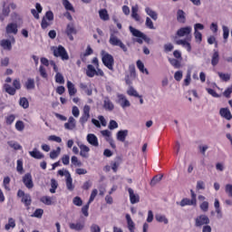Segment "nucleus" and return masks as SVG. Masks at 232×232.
I'll return each instance as SVG.
<instances>
[{
  "label": "nucleus",
  "mask_w": 232,
  "mask_h": 232,
  "mask_svg": "<svg viewBox=\"0 0 232 232\" xmlns=\"http://www.w3.org/2000/svg\"><path fill=\"white\" fill-rule=\"evenodd\" d=\"M191 32H193L191 26H185L180 27L176 33L178 37H185V39L177 40L176 44L187 49V52H191Z\"/></svg>",
  "instance_id": "obj_1"
},
{
  "label": "nucleus",
  "mask_w": 232,
  "mask_h": 232,
  "mask_svg": "<svg viewBox=\"0 0 232 232\" xmlns=\"http://www.w3.org/2000/svg\"><path fill=\"white\" fill-rule=\"evenodd\" d=\"M101 55L102 64H104L108 70L113 72V66H115V59L113 58V55L110 54L106 51H102Z\"/></svg>",
  "instance_id": "obj_2"
},
{
  "label": "nucleus",
  "mask_w": 232,
  "mask_h": 232,
  "mask_svg": "<svg viewBox=\"0 0 232 232\" xmlns=\"http://www.w3.org/2000/svg\"><path fill=\"white\" fill-rule=\"evenodd\" d=\"M53 53L54 57H60L62 61H68L70 59V55H68V52L63 45H58L57 47H53Z\"/></svg>",
  "instance_id": "obj_3"
},
{
  "label": "nucleus",
  "mask_w": 232,
  "mask_h": 232,
  "mask_svg": "<svg viewBox=\"0 0 232 232\" xmlns=\"http://www.w3.org/2000/svg\"><path fill=\"white\" fill-rule=\"evenodd\" d=\"M109 43L111 44V46H119L123 52H128V47H126V44H124V43H122V41L119 39V37H117L113 33L111 34Z\"/></svg>",
  "instance_id": "obj_4"
},
{
  "label": "nucleus",
  "mask_w": 232,
  "mask_h": 232,
  "mask_svg": "<svg viewBox=\"0 0 232 232\" xmlns=\"http://www.w3.org/2000/svg\"><path fill=\"white\" fill-rule=\"evenodd\" d=\"M191 199L185 198L180 201L181 208L185 206H197V194L193 189H190Z\"/></svg>",
  "instance_id": "obj_5"
},
{
  "label": "nucleus",
  "mask_w": 232,
  "mask_h": 232,
  "mask_svg": "<svg viewBox=\"0 0 232 232\" xmlns=\"http://www.w3.org/2000/svg\"><path fill=\"white\" fill-rule=\"evenodd\" d=\"M129 30L134 37H140L141 39H143L144 42L147 43V44H150V43H151V38L148 37L146 34H144V33L140 32L139 29H135V27L130 26Z\"/></svg>",
  "instance_id": "obj_6"
},
{
  "label": "nucleus",
  "mask_w": 232,
  "mask_h": 232,
  "mask_svg": "<svg viewBox=\"0 0 232 232\" xmlns=\"http://www.w3.org/2000/svg\"><path fill=\"white\" fill-rule=\"evenodd\" d=\"M209 217L201 214L195 218V227H202V226H208L209 224Z\"/></svg>",
  "instance_id": "obj_7"
},
{
  "label": "nucleus",
  "mask_w": 232,
  "mask_h": 232,
  "mask_svg": "<svg viewBox=\"0 0 232 232\" xmlns=\"http://www.w3.org/2000/svg\"><path fill=\"white\" fill-rule=\"evenodd\" d=\"M64 34L71 41H73V35H77V28H75V24L73 23L67 24Z\"/></svg>",
  "instance_id": "obj_8"
},
{
  "label": "nucleus",
  "mask_w": 232,
  "mask_h": 232,
  "mask_svg": "<svg viewBox=\"0 0 232 232\" xmlns=\"http://www.w3.org/2000/svg\"><path fill=\"white\" fill-rule=\"evenodd\" d=\"M19 32L17 23H10L5 27V33L10 35L13 34V35H17V33Z\"/></svg>",
  "instance_id": "obj_9"
},
{
  "label": "nucleus",
  "mask_w": 232,
  "mask_h": 232,
  "mask_svg": "<svg viewBox=\"0 0 232 232\" xmlns=\"http://www.w3.org/2000/svg\"><path fill=\"white\" fill-rule=\"evenodd\" d=\"M66 179L65 184L66 188L69 191H73L75 189V186L73 185V179H72V174H70V171L65 170Z\"/></svg>",
  "instance_id": "obj_10"
},
{
  "label": "nucleus",
  "mask_w": 232,
  "mask_h": 232,
  "mask_svg": "<svg viewBox=\"0 0 232 232\" xmlns=\"http://www.w3.org/2000/svg\"><path fill=\"white\" fill-rule=\"evenodd\" d=\"M23 183L24 184L27 189H32L34 188V180L32 179V174L26 173L23 177Z\"/></svg>",
  "instance_id": "obj_11"
},
{
  "label": "nucleus",
  "mask_w": 232,
  "mask_h": 232,
  "mask_svg": "<svg viewBox=\"0 0 232 232\" xmlns=\"http://www.w3.org/2000/svg\"><path fill=\"white\" fill-rule=\"evenodd\" d=\"M118 104L121 106V108H130L131 106V103H130V101L126 99V96L124 94H118Z\"/></svg>",
  "instance_id": "obj_12"
},
{
  "label": "nucleus",
  "mask_w": 232,
  "mask_h": 232,
  "mask_svg": "<svg viewBox=\"0 0 232 232\" xmlns=\"http://www.w3.org/2000/svg\"><path fill=\"white\" fill-rule=\"evenodd\" d=\"M128 192H129L130 204H139V202H140V196H139V194H135V192L133 191V188H129Z\"/></svg>",
  "instance_id": "obj_13"
},
{
  "label": "nucleus",
  "mask_w": 232,
  "mask_h": 232,
  "mask_svg": "<svg viewBox=\"0 0 232 232\" xmlns=\"http://www.w3.org/2000/svg\"><path fill=\"white\" fill-rule=\"evenodd\" d=\"M219 115L222 117V119H226V121H231L232 119V114L231 111H229V108H221L219 110Z\"/></svg>",
  "instance_id": "obj_14"
},
{
  "label": "nucleus",
  "mask_w": 232,
  "mask_h": 232,
  "mask_svg": "<svg viewBox=\"0 0 232 232\" xmlns=\"http://www.w3.org/2000/svg\"><path fill=\"white\" fill-rule=\"evenodd\" d=\"M103 108L104 110H106L107 111H113V110H115V105L113 104V102H111V100H110L109 97H105L104 101H103Z\"/></svg>",
  "instance_id": "obj_15"
},
{
  "label": "nucleus",
  "mask_w": 232,
  "mask_h": 232,
  "mask_svg": "<svg viewBox=\"0 0 232 232\" xmlns=\"http://www.w3.org/2000/svg\"><path fill=\"white\" fill-rule=\"evenodd\" d=\"M79 148L81 157H82V159H88V157H90V147L84 144H80Z\"/></svg>",
  "instance_id": "obj_16"
},
{
  "label": "nucleus",
  "mask_w": 232,
  "mask_h": 232,
  "mask_svg": "<svg viewBox=\"0 0 232 232\" xmlns=\"http://www.w3.org/2000/svg\"><path fill=\"white\" fill-rule=\"evenodd\" d=\"M70 229L74 231H82L84 229V221H78L76 223H70L69 224Z\"/></svg>",
  "instance_id": "obj_17"
},
{
  "label": "nucleus",
  "mask_w": 232,
  "mask_h": 232,
  "mask_svg": "<svg viewBox=\"0 0 232 232\" xmlns=\"http://www.w3.org/2000/svg\"><path fill=\"white\" fill-rule=\"evenodd\" d=\"M177 21L181 24H186V13L182 9L177 11Z\"/></svg>",
  "instance_id": "obj_18"
},
{
  "label": "nucleus",
  "mask_w": 232,
  "mask_h": 232,
  "mask_svg": "<svg viewBox=\"0 0 232 232\" xmlns=\"http://www.w3.org/2000/svg\"><path fill=\"white\" fill-rule=\"evenodd\" d=\"M87 142H89V144L94 146L95 148L99 146V140L97 139V136H95V134H88Z\"/></svg>",
  "instance_id": "obj_19"
},
{
  "label": "nucleus",
  "mask_w": 232,
  "mask_h": 232,
  "mask_svg": "<svg viewBox=\"0 0 232 232\" xmlns=\"http://www.w3.org/2000/svg\"><path fill=\"white\" fill-rule=\"evenodd\" d=\"M29 155L33 159H36L37 160H41V159H44V154L41 153L37 149H34L32 151H29Z\"/></svg>",
  "instance_id": "obj_20"
},
{
  "label": "nucleus",
  "mask_w": 232,
  "mask_h": 232,
  "mask_svg": "<svg viewBox=\"0 0 232 232\" xmlns=\"http://www.w3.org/2000/svg\"><path fill=\"white\" fill-rule=\"evenodd\" d=\"M67 90L70 97H73L77 93V89L75 88V84L73 82L67 81Z\"/></svg>",
  "instance_id": "obj_21"
},
{
  "label": "nucleus",
  "mask_w": 232,
  "mask_h": 232,
  "mask_svg": "<svg viewBox=\"0 0 232 232\" xmlns=\"http://www.w3.org/2000/svg\"><path fill=\"white\" fill-rule=\"evenodd\" d=\"M125 218L127 220L129 231L135 232V223L133 222V219H131V216L126 214Z\"/></svg>",
  "instance_id": "obj_22"
},
{
  "label": "nucleus",
  "mask_w": 232,
  "mask_h": 232,
  "mask_svg": "<svg viewBox=\"0 0 232 232\" xmlns=\"http://www.w3.org/2000/svg\"><path fill=\"white\" fill-rule=\"evenodd\" d=\"M92 64H94L96 70L95 75H100L101 77H104V72L102 69H99V58L94 57L92 61Z\"/></svg>",
  "instance_id": "obj_23"
},
{
  "label": "nucleus",
  "mask_w": 232,
  "mask_h": 232,
  "mask_svg": "<svg viewBox=\"0 0 232 232\" xmlns=\"http://www.w3.org/2000/svg\"><path fill=\"white\" fill-rule=\"evenodd\" d=\"M21 202L24 204L26 209H30V206H32V196H30V194H26L22 198Z\"/></svg>",
  "instance_id": "obj_24"
},
{
  "label": "nucleus",
  "mask_w": 232,
  "mask_h": 232,
  "mask_svg": "<svg viewBox=\"0 0 232 232\" xmlns=\"http://www.w3.org/2000/svg\"><path fill=\"white\" fill-rule=\"evenodd\" d=\"M126 137H128V130H119L117 132V140H120V142H125Z\"/></svg>",
  "instance_id": "obj_25"
},
{
  "label": "nucleus",
  "mask_w": 232,
  "mask_h": 232,
  "mask_svg": "<svg viewBox=\"0 0 232 232\" xmlns=\"http://www.w3.org/2000/svg\"><path fill=\"white\" fill-rule=\"evenodd\" d=\"M218 63H220V54L218 53V51L214 50V53L211 58V64L212 66H217Z\"/></svg>",
  "instance_id": "obj_26"
},
{
  "label": "nucleus",
  "mask_w": 232,
  "mask_h": 232,
  "mask_svg": "<svg viewBox=\"0 0 232 232\" xmlns=\"http://www.w3.org/2000/svg\"><path fill=\"white\" fill-rule=\"evenodd\" d=\"M95 73H97V69L92 64L87 65V70H86V75L87 77H95Z\"/></svg>",
  "instance_id": "obj_27"
},
{
  "label": "nucleus",
  "mask_w": 232,
  "mask_h": 232,
  "mask_svg": "<svg viewBox=\"0 0 232 232\" xmlns=\"http://www.w3.org/2000/svg\"><path fill=\"white\" fill-rule=\"evenodd\" d=\"M65 130H73L75 128V119L73 117H70L68 122L64 123Z\"/></svg>",
  "instance_id": "obj_28"
},
{
  "label": "nucleus",
  "mask_w": 232,
  "mask_h": 232,
  "mask_svg": "<svg viewBox=\"0 0 232 232\" xmlns=\"http://www.w3.org/2000/svg\"><path fill=\"white\" fill-rule=\"evenodd\" d=\"M2 48H4V50H8V52H10V50H12V42L10 40L7 39H3L0 43Z\"/></svg>",
  "instance_id": "obj_29"
},
{
  "label": "nucleus",
  "mask_w": 232,
  "mask_h": 232,
  "mask_svg": "<svg viewBox=\"0 0 232 232\" xmlns=\"http://www.w3.org/2000/svg\"><path fill=\"white\" fill-rule=\"evenodd\" d=\"M145 12L147 15H150V17L153 19V21H157V19H159V14H157V12L153 11L151 8L150 7L145 8Z\"/></svg>",
  "instance_id": "obj_30"
},
{
  "label": "nucleus",
  "mask_w": 232,
  "mask_h": 232,
  "mask_svg": "<svg viewBox=\"0 0 232 232\" xmlns=\"http://www.w3.org/2000/svg\"><path fill=\"white\" fill-rule=\"evenodd\" d=\"M24 86L26 90H35V80L33 78L27 79V81L24 83Z\"/></svg>",
  "instance_id": "obj_31"
},
{
  "label": "nucleus",
  "mask_w": 232,
  "mask_h": 232,
  "mask_svg": "<svg viewBox=\"0 0 232 232\" xmlns=\"http://www.w3.org/2000/svg\"><path fill=\"white\" fill-rule=\"evenodd\" d=\"M136 64L137 68L140 70V72H141V73H146V75H150V72H148V69L144 67V63H142V61L138 60L136 62Z\"/></svg>",
  "instance_id": "obj_32"
},
{
  "label": "nucleus",
  "mask_w": 232,
  "mask_h": 232,
  "mask_svg": "<svg viewBox=\"0 0 232 232\" xmlns=\"http://www.w3.org/2000/svg\"><path fill=\"white\" fill-rule=\"evenodd\" d=\"M12 181V179H10V177H5L4 180H3V188L5 191H11L12 188H10V182Z\"/></svg>",
  "instance_id": "obj_33"
},
{
  "label": "nucleus",
  "mask_w": 232,
  "mask_h": 232,
  "mask_svg": "<svg viewBox=\"0 0 232 232\" xmlns=\"http://www.w3.org/2000/svg\"><path fill=\"white\" fill-rule=\"evenodd\" d=\"M100 19L102 21H110V14H108V10L102 9L99 11Z\"/></svg>",
  "instance_id": "obj_34"
},
{
  "label": "nucleus",
  "mask_w": 232,
  "mask_h": 232,
  "mask_svg": "<svg viewBox=\"0 0 232 232\" xmlns=\"http://www.w3.org/2000/svg\"><path fill=\"white\" fill-rule=\"evenodd\" d=\"M19 104L24 108V110H28V108H30V102L26 97L20 98Z\"/></svg>",
  "instance_id": "obj_35"
},
{
  "label": "nucleus",
  "mask_w": 232,
  "mask_h": 232,
  "mask_svg": "<svg viewBox=\"0 0 232 232\" xmlns=\"http://www.w3.org/2000/svg\"><path fill=\"white\" fill-rule=\"evenodd\" d=\"M4 88H5V92H6V93H8L9 95H14L15 93H16V90H15V88H14V87H12L10 84H8V83H5V85H4Z\"/></svg>",
  "instance_id": "obj_36"
},
{
  "label": "nucleus",
  "mask_w": 232,
  "mask_h": 232,
  "mask_svg": "<svg viewBox=\"0 0 232 232\" xmlns=\"http://www.w3.org/2000/svg\"><path fill=\"white\" fill-rule=\"evenodd\" d=\"M10 227H12L13 229L14 227H15V219H14V218H9L8 224L5 226V229L6 231H10Z\"/></svg>",
  "instance_id": "obj_37"
},
{
  "label": "nucleus",
  "mask_w": 232,
  "mask_h": 232,
  "mask_svg": "<svg viewBox=\"0 0 232 232\" xmlns=\"http://www.w3.org/2000/svg\"><path fill=\"white\" fill-rule=\"evenodd\" d=\"M155 218H156L157 222H160V223L163 222V224H169V222L168 220V218H166V216H164V215L157 214L155 216Z\"/></svg>",
  "instance_id": "obj_38"
},
{
  "label": "nucleus",
  "mask_w": 232,
  "mask_h": 232,
  "mask_svg": "<svg viewBox=\"0 0 232 232\" xmlns=\"http://www.w3.org/2000/svg\"><path fill=\"white\" fill-rule=\"evenodd\" d=\"M80 89L83 90V92H85V93L89 96L92 95V93H93V91L92 89H89L88 85L86 83L81 82Z\"/></svg>",
  "instance_id": "obj_39"
},
{
  "label": "nucleus",
  "mask_w": 232,
  "mask_h": 232,
  "mask_svg": "<svg viewBox=\"0 0 232 232\" xmlns=\"http://www.w3.org/2000/svg\"><path fill=\"white\" fill-rule=\"evenodd\" d=\"M127 95H130V97H140L137 90L131 86L127 90Z\"/></svg>",
  "instance_id": "obj_40"
},
{
  "label": "nucleus",
  "mask_w": 232,
  "mask_h": 232,
  "mask_svg": "<svg viewBox=\"0 0 232 232\" xmlns=\"http://www.w3.org/2000/svg\"><path fill=\"white\" fill-rule=\"evenodd\" d=\"M169 63L171 64V66H173L174 68H180V62L179 59H175V58H169Z\"/></svg>",
  "instance_id": "obj_41"
},
{
  "label": "nucleus",
  "mask_w": 232,
  "mask_h": 232,
  "mask_svg": "<svg viewBox=\"0 0 232 232\" xmlns=\"http://www.w3.org/2000/svg\"><path fill=\"white\" fill-rule=\"evenodd\" d=\"M218 75L221 81H224V82H227L231 79V75L228 73L218 72Z\"/></svg>",
  "instance_id": "obj_42"
},
{
  "label": "nucleus",
  "mask_w": 232,
  "mask_h": 232,
  "mask_svg": "<svg viewBox=\"0 0 232 232\" xmlns=\"http://www.w3.org/2000/svg\"><path fill=\"white\" fill-rule=\"evenodd\" d=\"M55 82H57V84H64V76H63V73L56 72Z\"/></svg>",
  "instance_id": "obj_43"
},
{
  "label": "nucleus",
  "mask_w": 232,
  "mask_h": 232,
  "mask_svg": "<svg viewBox=\"0 0 232 232\" xmlns=\"http://www.w3.org/2000/svg\"><path fill=\"white\" fill-rule=\"evenodd\" d=\"M119 166H121V161L119 160V159L115 161L111 162V167L113 173H117V170L119 169Z\"/></svg>",
  "instance_id": "obj_44"
},
{
  "label": "nucleus",
  "mask_w": 232,
  "mask_h": 232,
  "mask_svg": "<svg viewBox=\"0 0 232 232\" xmlns=\"http://www.w3.org/2000/svg\"><path fill=\"white\" fill-rule=\"evenodd\" d=\"M61 155V147H57L56 150H52L50 152V159H57Z\"/></svg>",
  "instance_id": "obj_45"
},
{
  "label": "nucleus",
  "mask_w": 232,
  "mask_h": 232,
  "mask_svg": "<svg viewBox=\"0 0 232 232\" xmlns=\"http://www.w3.org/2000/svg\"><path fill=\"white\" fill-rule=\"evenodd\" d=\"M44 214V210L43 208H37L32 215V217H34L35 218H43V215Z\"/></svg>",
  "instance_id": "obj_46"
},
{
  "label": "nucleus",
  "mask_w": 232,
  "mask_h": 232,
  "mask_svg": "<svg viewBox=\"0 0 232 232\" xmlns=\"http://www.w3.org/2000/svg\"><path fill=\"white\" fill-rule=\"evenodd\" d=\"M222 30H223V39L225 43H227V38L229 37V28L226 25H223Z\"/></svg>",
  "instance_id": "obj_47"
},
{
  "label": "nucleus",
  "mask_w": 232,
  "mask_h": 232,
  "mask_svg": "<svg viewBox=\"0 0 232 232\" xmlns=\"http://www.w3.org/2000/svg\"><path fill=\"white\" fill-rule=\"evenodd\" d=\"M16 170L23 175L24 173V169L23 168V160H17Z\"/></svg>",
  "instance_id": "obj_48"
},
{
  "label": "nucleus",
  "mask_w": 232,
  "mask_h": 232,
  "mask_svg": "<svg viewBox=\"0 0 232 232\" xmlns=\"http://www.w3.org/2000/svg\"><path fill=\"white\" fill-rule=\"evenodd\" d=\"M40 200L43 204H45V206H52V198L48 196L42 197Z\"/></svg>",
  "instance_id": "obj_49"
},
{
  "label": "nucleus",
  "mask_w": 232,
  "mask_h": 232,
  "mask_svg": "<svg viewBox=\"0 0 232 232\" xmlns=\"http://www.w3.org/2000/svg\"><path fill=\"white\" fill-rule=\"evenodd\" d=\"M7 144H8V146H10V148H13V150H22L23 149V147L15 141H8Z\"/></svg>",
  "instance_id": "obj_50"
},
{
  "label": "nucleus",
  "mask_w": 232,
  "mask_h": 232,
  "mask_svg": "<svg viewBox=\"0 0 232 232\" xmlns=\"http://www.w3.org/2000/svg\"><path fill=\"white\" fill-rule=\"evenodd\" d=\"M71 162H72V166H78V167L82 166V162H81V160H79L77 156H72L71 158Z\"/></svg>",
  "instance_id": "obj_51"
},
{
  "label": "nucleus",
  "mask_w": 232,
  "mask_h": 232,
  "mask_svg": "<svg viewBox=\"0 0 232 232\" xmlns=\"http://www.w3.org/2000/svg\"><path fill=\"white\" fill-rule=\"evenodd\" d=\"M63 6L66 10H70L71 12H75L73 5H72V3H70V1L68 0H63Z\"/></svg>",
  "instance_id": "obj_52"
},
{
  "label": "nucleus",
  "mask_w": 232,
  "mask_h": 232,
  "mask_svg": "<svg viewBox=\"0 0 232 232\" xmlns=\"http://www.w3.org/2000/svg\"><path fill=\"white\" fill-rule=\"evenodd\" d=\"M39 72H40V75H41V77H43V79H48V73L46 72V69L44 68V66L40 65Z\"/></svg>",
  "instance_id": "obj_53"
},
{
  "label": "nucleus",
  "mask_w": 232,
  "mask_h": 232,
  "mask_svg": "<svg viewBox=\"0 0 232 232\" xmlns=\"http://www.w3.org/2000/svg\"><path fill=\"white\" fill-rule=\"evenodd\" d=\"M59 184H57V181L55 179H51V188L50 193H55V189H57V187Z\"/></svg>",
  "instance_id": "obj_54"
},
{
  "label": "nucleus",
  "mask_w": 232,
  "mask_h": 232,
  "mask_svg": "<svg viewBox=\"0 0 232 232\" xmlns=\"http://www.w3.org/2000/svg\"><path fill=\"white\" fill-rule=\"evenodd\" d=\"M48 140H51L53 142H58L59 144H61V142H63V139H61V137L55 136V135L49 136Z\"/></svg>",
  "instance_id": "obj_55"
},
{
  "label": "nucleus",
  "mask_w": 232,
  "mask_h": 232,
  "mask_svg": "<svg viewBox=\"0 0 232 232\" xmlns=\"http://www.w3.org/2000/svg\"><path fill=\"white\" fill-rule=\"evenodd\" d=\"M15 130H17V131H23V130H24V122H23V121H17Z\"/></svg>",
  "instance_id": "obj_56"
},
{
  "label": "nucleus",
  "mask_w": 232,
  "mask_h": 232,
  "mask_svg": "<svg viewBox=\"0 0 232 232\" xmlns=\"http://www.w3.org/2000/svg\"><path fill=\"white\" fill-rule=\"evenodd\" d=\"M14 121H15V115L14 114H11V115H8L6 118H5V122L8 126L14 124Z\"/></svg>",
  "instance_id": "obj_57"
},
{
  "label": "nucleus",
  "mask_w": 232,
  "mask_h": 232,
  "mask_svg": "<svg viewBox=\"0 0 232 232\" xmlns=\"http://www.w3.org/2000/svg\"><path fill=\"white\" fill-rule=\"evenodd\" d=\"M72 204H74V206H78L80 208V206H82V199L81 198V197L76 196L72 199Z\"/></svg>",
  "instance_id": "obj_58"
},
{
  "label": "nucleus",
  "mask_w": 232,
  "mask_h": 232,
  "mask_svg": "<svg viewBox=\"0 0 232 232\" xmlns=\"http://www.w3.org/2000/svg\"><path fill=\"white\" fill-rule=\"evenodd\" d=\"M97 193H99L97 188L92 189L89 201L87 203L91 204V202H93L95 200V197H97Z\"/></svg>",
  "instance_id": "obj_59"
},
{
  "label": "nucleus",
  "mask_w": 232,
  "mask_h": 232,
  "mask_svg": "<svg viewBox=\"0 0 232 232\" xmlns=\"http://www.w3.org/2000/svg\"><path fill=\"white\" fill-rule=\"evenodd\" d=\"M90 204L87 203L85 206L82 208V213L84 217H89L90 213L88 212V209H90Z\"/></svg>",
  "instance_id": "obj_60"
},
{
  "label": "nucleus",
  "mask_w": 232,
  "mask_h": 232,
  "mask_svg": "<svg viewBox=\"0 0 232 232\" xmlns=\"http://www.w3.org/2000/svg\"><path fill=\"white\" fill-rule=\"evenodd\" d=\"M200 209L203 210L204 213H206L209 209V202L208 201H203L200 206Z\"/></svg>",
  "instance_id": "obj_61"
},
{
  "label": "nucleus",
  "mask_w": 232,
  "mask_h": 232,
  "mask_svg": "<svg viewBox=\"0 0 232 232\" xmlns=\"http://www.w3.org/2000/svg\"><path fill=\"white\" fill-rule=\"evenodd\" d=\"M132 17L135 21H140V15H139L137 7H132Z\"/></svg>",
  "instance_id": "obj_62"
},
{
  "label": "nucleus",
  "mask_w": 232,
  "mask_h": 232,
  "mask_svg": "<svg viewBox=\"0 0 232 232\" xmlns=\"http://www.w3.org/2000/svg\"><path fill=\"white\" fill-rule=\"evenodd\" d=\"M160 180H162V175L155 176L150 181V186H155V184L160 182Z\"/></svg>",
  "instance_id": "obj_63"
},
{
  "label": "nucleus",
  "mask_w": 232,
  "mask_h": 232,
  "mask_svg": "<svg viewBox=\"0 0 232 232\" xmlns=\"http://www.w3.org/2000/svg\"><path fill=\"white\" fill-rule=\"evenodd\" d=\"M225 191L228 195V197H232V185L227 184L225 188Z\"/></svg>",
  "instance_id": "obj_64"
}]
</instances>
